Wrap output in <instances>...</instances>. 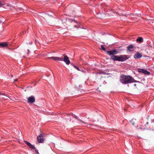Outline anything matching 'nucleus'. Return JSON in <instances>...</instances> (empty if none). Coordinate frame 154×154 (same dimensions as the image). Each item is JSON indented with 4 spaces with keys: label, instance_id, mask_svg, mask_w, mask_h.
<instances>
[{
    "label": "nucleus",
    "instance_id": "f257e3e1",
    "mask_svg": "<svg viewBox=\"0 0 154 154\" xmlns=\"http://www.w3.org/2000/svg\"><path fill=\"white\" fill-rule=\"evenodd\" d=\"M120 81L123 84H127L136 82L135 80L132 76L130 75H123L120 77Z\"/></svg>",
    "mask_w": 154,
    "mask_h": 154
},
{
    "label": "nucleus",
    "instance_id": "f03ea898",
    "mask_svg": "<svg viewBox=\"0 0 154 154\" xmlns=\"http://www.w3.org/2000/svg\"><path fill=\"white\" fill-rule=\"evenodd\" d=\"M111 59L114 61H124L128 59V57L127 55H120L118 57L117 56L112 55L111 57Z\"/></svg>",
    "mask_w": 154,
    "mask_h": 154
},
{
    "label": "nucleus",
    "instance_id": "7ed1b4c3",
    "mask_svg": "<svg viewBox=\"0 0 154 154\" xmlns=\"http://www.w3.org/2000/svg\"><path fill=\"white\" fill-rule=\"evenodd\" d=\"M61 58L62 60H60V61H63L67 65H69L70 63V62L69 59V58L67 56L64 54H63Z\"/></svg>",
    "mask_w": 154,
    "mask_h": 154
},
{
    "label": "nucleus",
    "instance_id": "20e7f679",
    "mask_svg": "<svg viewBox=\"0 0 154 154\" xmlns=\"http://www.w3.org/2000/svg\"><path fill=\"white\" fill-rule=\"evenodd\" d=\"M43 135L42 134L38 136L37 137V141L39 143H42L44 142Z\"/></svg>",
    "mask_w": 154,
    "mask_h": 154
},
{
    "label": "nucleus",
    "instance_id": "39448f33",
    "mask_svg": "<svg viewBox=\"0 0 154 154\" xmlns=\"http://www.w3.org/2000/svg\"><path fill=\"white\" fill-rule=\"evenodd\" d=\"M24 142L29 147L32 149H34L35 152H36V149L34 145L31 144L29 142L25 140Z\"/></svg>",
    "mask_w": 154,
    "mask_h": 154
},
{
    "label": "nucleus",
    "instance_id": "423d86ee",
    "mask_svg": "<svg viewBox=\"0 0 154 154\" xmlns=\"http://www.w3.org/2000/svg\"><path fill=\"white\" fill-rule=\"evenodd\" d=\"M137 70L139 72L144 73L145 74L149 75L150 73V72L147 70L142 69L139 68Z\"/></svg>",
    "mask_w": 154,
    "mask_h": 154
},
{
    "label": "nucleus",
    "instance_id": "0eeeda50",
    "mask_svg": "<svg viewBox=\"0 0 154 154\" xmlns=\"http://www.w3.org/2000/svg\"><path fill=\"white\" fill-rule=\"evenodd\" d=\"M106 52L109 55H115L118 53L116 49H114L109 51H106Z\"/></svg>",
    "mask_w": 154,
    "mask_h": 154
},
{
    "label": "nucleus",
    "instance_id": "6e6552de",
    "mask_svg": "<svg viewBox=\"0 0 154 154\" xmlns=\"http://www.w3.org/2000/svg\"><path fill=\"white\" fill-rule=\"evenodd\" d=\"M142 56V54L138 52H137L134 55V57L135 59L140 58Z\"/></svg>",
    "mask_w": 154,
    "mask_h": 154
},
{
    "label": "nucleus",
    "instance_id": "1a4fd4ad",
    "mask_svg": "<svg viewBox=\"0 0 154 154\" xmlns=\"http://www.w3.org/2000/svg\"><path fill=\"white\" fill-rule=\"evenodd\" d=\"M134 46L131 44L127 47V49L128 51L132 52L134 50Z\"/></svg>",
    "mask_w": 154,
    "mask_h": 154
},
{
    "label": "nucleus",
    "instance_id": "9d476101",
    "mask_svg": "<svg viewBox=\"0 0 154 154\" xmlns=\"http://www.w3.org/2000/svg\"><path fill=\"white\" fill-rule=\"evenodd\" d=\"M27 100L29 103H32L35 102V99L34 97H29Z\"/></svg>",
    "mask_w": 154,
    "mask_h": 154
},
{
    "label": "nucleus",
    "instance_id": "9b49d317",
    "mask_svg": "<svg viewBox=\"0 0 154 154\" xmlns=\"http://www.w3.org/2000/svg\"><path fill=\"white\" fill-rule=\"evenodd\" d=\"M48 59H51L57 61L62 60L61 58L58 57H51L48 58Z\"/></svg>",
    "mask_w": 154,
    "mask_h": 154
},
{
    "label": "nucleus",
    "instance_id": "f8f14e48",
    "mask_svg": "<svg viewBox=\"0 0 154 154\" xmlns=\"http://www.w3.org/2000/svg\"><path fill=\"white\" fill-rule=\"evenodd\" d=\"M8 45V44L7 42L0 43V46L3 48L6 47Z\"/></svg>",
    "mask_w": 154,
    "mask_h": 154
},
{
    "label": "nucleus",
    "instance_id": "ddd939ff",
    "mask_svg": "<svg viewBox=\"0 0 154 154\" xmlns=\"http://www.w3.org/2000/svg\"><path fill=\"white\" fill-rule=\"evenodd\" d=\"M97 74H103L104 75H107L108 73L105 72L104 71L102 70H100L97 72Z\"/></svg>",
    "mask_w": 154,
    "mask_h": 154
},
{
    "label": "nucleus",
    "instance_id": "4468645a",
    "mask_svg": "<svg viewBox=\"0 0 154 154\" xmlns=\"http://www.w3.org/2000/svg\"><path fill=\"white\" fill-rule=\"evenodd\" d=\"M136 119H133L130 122L133 125H135V124L136 123Z\"/></svg>",
    "mask_w": 154,
    "mask_h": 154
},
{
    "label": "nucleus",
    "instance_id": "2eb2a0df",
    "mask_svg": "<svg viewBox=\"0 0 154 154\" xmlns=\"http://www.w3.org/2000/svg\"><path fill=\"white\" fill-rule=\"evenodd\" d=\"M137 42H143V39L142 37H139L136 39Z\"/></svg>",
    "mask_w": 154,
    "mask_h": 154
},
{
    "label": "nucleus",
    "instance_id": "dca6fc26",
    "mask_svg": "<svg viewBox=\"0 0 154 154\" xmlns=\"http://www.w3.org/2000/svg\"><path fill=\"white\" fill-rule=\"evenodd\" d=\"M71 64L73 66V67L75 68V69H76L78 71H80V69H79V68L77 66H75V65L73 64V63H72Z\"/></svg>",
    "mask_w": 154,
    "mask_h": 154
},
{
    "label": "nucleus",
    "instance_id": "f3484780",
    "mask_svg": "<svg viewBox=\"0 0 154 154\" xmlns=\"http://www.w3.org/2000/svg\"><path fill=\"white\" fill-rule=\"evenodd\" d=\"M75 118L76 119H78V120L80 122H82V123H83V124H86V123H85L84 122L82 121V120H80V119H77V116H75Z\"/></svg>",
    "mask_w": 154,
    "mask_h": 154
},
{
    "label": "nucleus",
    "instance_id": "a211bd4d",
    "mask_svg": "<svg viewBox=\"0 0 154 154\" xmlns=\"http://www.w3.org/2000/svg\"><path fill=\"white\" fill-rule=\"evenodd\" d=\"M101 49L104 51H105L106 49L104 47V46L103 45H102L101 46Z\"/></svg>",
    "mask_w": 154,
    "mask_h": 154
},
{
    "label": "nucleus",
    "instance_id": "6ab92c4d",
    "mask_svg": "<svg viewBox=\"0 0 154 154\" xmlns=\"http://www.w3.org/2000/svg\"><path fill=\"white\" fill-rule=\"evenodd\" d=\"M4 5V4L2 2H0V7H2V5Z\"/></svg>",
    "mask_w": 154,
    "mask_h": 154
},
{
    "label": "nucleus",
    "instance_id": "aec40b11",
    "mask_svg": "<svg viewBox=\"0 0 154 154\" xmlns=\"http://www.w3.org/2000/svg\"><path fill=\"white\" fill-rule=\"evenodd\" d=\"M17 10H19L21 11H22L23 9L21 8H18V9H17Z\"/></svg>",
    "mask_w": 154,
    "mask_h": 154
},
{
    "label": "nucleus",
    "instance_id": "412c9836",
    "mask_svg": "<svg viewBox=\"0 0 154 154\" xmlns=\"http://www.w3.org/2000/svg\"><path fill=\"white\" fill-rule=\"evenodd\" d=\"M12 97L11 98H10L9 97H9L11 100H14V97Z\"/></svg>",
    "mask_w": 154,
    "mask_h": 154
},
{
    "label": "nucleus",
    "instance_id": "4be33fe9",
    "mask_svg": "<svg viewBox=\"0 0 154 154\" xmlns=\"http://www.w3.org/2000/svg\"><path fill=\"white\" fill-rule=\"evenodd\" d=\"M0 95H5V94L1 92H0Z\"/></svg>",
    "mask_w": 154,
    "mask_h": 154
},
{
    "label": "nucleus",
    "instance_id": "5701e85b",
    "mask_svg": "<svg viewBox=\"0 0 154 154\" xmlns=\"http://www.w3.org/2000/svg\"><path fill=\"white\" fill-rule=\"evenodd\" d=\"M13 9H15V8L13 7H11L10 8V10H13Z\"/></svg>",
    "mask_w": 154,
    "mask_h": 154
},
{
    "label": "nucleus",
    "instance_id": "b1692460",
    "mask_svg": "<svg viewBox=\"0 0 154 154\" xmlns=\"http://www.w3.org/2000/svg\"><path fill=\"white\" fill-rule=\"evenodd\" d=\"M18 80V79H14V82H16V81H17Z\"/></svg>",
    "mask_w": 154,
    "mask_h": 154
},
{
    "label": "nucleus",
    "instance_id": "393cba45",
    "mask_svg": "<svg viewBox=\"0 0 154 154\" xmlns=\"http://www.w3.org/2000/svg\"><path fill=\"white\" fill-rule=\"evenodd\" d=\"M37 154H38V151L36 149V152Z\"/></svg>",
    "mask_w": 154,
    "mask_h": 154
},
{
    "label": "nucleus",
    "instance_id": "a878e982",
    "mask_svg": "<svg viewBox=\"0 0 154 154\" xmlns=\"http://www.w3.org/2000/svg\"><path fill=\"white\" fill-rule=\"evenodd\" d=\"M23 34H24L25 33H26V32H23Z\"/></svg>",
    "mask_w": 154,
    "mask_h": 154
},
{
    "label": "nucleus",
    "instance_id": "bb28decb",
    "mask_svg": "<svg viewBox=\"0 0 154 154\" xmlns=\"http://www.w3.org/2000/svg\"><path fill=\"white\" fill-rule=\"evenodd\" d=\"M11 77H13V75H11Z\"/></svg>",
    "mask_w": 154,
    "mask_h": 154
},
{
    "label": "nucleus",
    "instance_id": "cd10ccee",
    "mask_svg": "<svg viewBox=\"0 0 154 154\" xmlns=\"http://www.w3.org/2000/svg\"><path fill=\"white\" fill-rule=\"evenodd\" d=\"M134 86H136V84H134Z\"/></svg>",
    "mask_w": 154,
    "mask_h": 154
},
{
    "label": "nucleus",
    "instance_id": "c85d7f7f",
    "mask_svg": "<svg viewBox=\"0 0 154 154\" xmlns=\"http://www.w3.org/2000/svg\"><path fill=\"white\" fill-rule=\"evenodd\" d=\"M2 23V21L1 20H0V23Z\"/></svg>",
    "mask_w": 154,
    "mask_h": 154
},
{
    "label": "nucleus",
    "instance_id": "c756f323",
    "mask_svg": "<svg viewBox=\"0 0 154 154\" xmlns=\"http://www.w3.org/2000/svg\"><path fill=\"white\" fill-rule=\"evenodd\" d=\"M119 10H120V9H119Z\"/></svg>",
    "mask_w": 154,
    "mask_h": 154
},
{
    "label": "nucleus",
    "instance_id": "7c9ffc66",
    "mask_svg": "<svg viewBox=\"0 0 154 154\" xmlns=\"http://www.w3.org/2000/svg\"><path fill=\"white\" fill-rule=\"evenodd\" d=\"M147 123H148V122H147L146 124H147Z\"/></svg>",
    "mask_w": 154,
    "mask_h": 154
}]
</instances>
